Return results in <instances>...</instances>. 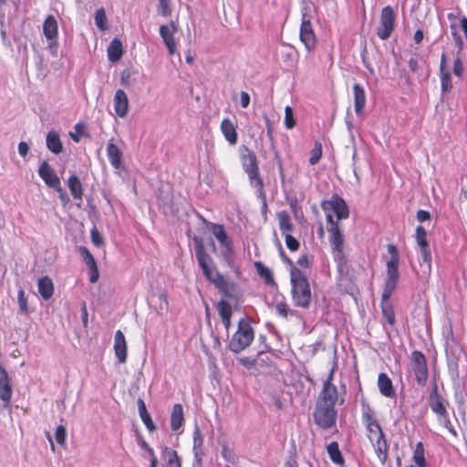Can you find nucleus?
<instances>
[{"mask_svg": "<svg viewBox=\"0 0 467 467\" xmlns=\"http://www.w3.org/2000/svg\"><path fill=\"white\" fill-rule=\"evenodd\" d=\"M387 250L389 254V259L386 262L387 276L381 294L380 309L388 325L392 327L396 324V317L393 304L390 301V296L395 291L400 279L399 267L400 256L397 246L393 244H388Z\"/></svg>", "mask_w": 467, "mask_h": 467, "instance_id": "1", "label": "nucleus"}, {"mask_svg": "<svg viewBox=\"0 0 467 467\" xmlns=\"http://www.w3.org/2000/svg\"><path fill=\"white\" fill-rule=\"evenodd\" d=\"M194 244L196 259L206 280L213 284L224 297L236 299V285L229 281L218 271L201 239L195 238Z\"/></svg>", "mask_w": 467, "mask_h": 467, "instance_id": "2", "label": "nucleus"}, {"mask_svg": "<svg viewBox=\"0 0 467 467\" xmlns=\"http://www.w3.org/2000/svg\"><path fill=\"white\" fill-rule=\"evenodd\" d=\"M327 223L331 254L337 269L342 272L348 268V256L345 254V235L339 223L335 221L333 214H327Z\"/></svg>", "mask_w": 467, "mask_h": 467, "instance_id": "3", "label": "nucleus"}, {"mask_svg": "<svg viewBox=\"0 0 467 467\" xmlns=\"http://www.w3.org/2000/svg\"><path fill=\"white\" fill-rule=\"evenodd\" d=\"M362 420L366 426L368 438L372 443L379 460L384 463L388 457V443L381 426L370 408L362 411Z\"/></svg>", "mask_w": 467, "mask_h": 467, "instance_id": "4", "label": "nucleus"}, {"mask_svg": "<svg viewBox=\"0 0 467 467\" xmlns=\"http://www.w3.org/2000/svg\"><path fill=\"white\" fill-rule=\"evenodd\" d=\"M291 295L294 305L308 308L312 299L310 285L306 275L296 266L290 269Z\"/></svg>", "mask_w": 467, "mask_h": 467, "instance_id": "5", "label": "nucleus"}, {"mask_svg": "<svg viewBox=\"0 0 467 467\" xmlns=\"http://www.w3.org/2000/svg\"><path fill=\"white\" fill-rule=\"evenodd\" d=\"M239 151L243 170L247 174L251 184L260 193H264V182L260 176L259 162L255 153L245 145L241 146Z\"/></svg>", "mask_w": 467, "mask_h": 467, "instance_id": "6", "label": "nucleus"}, {"mask_svg": "<svg viewBox=\"0 0 467 467\" xmlns=\"http://www.w3.org/2000/svg\"><path fill=\"white\" fill-rule=\"evenodd\" d=\"M254 339V331L248 317H242L238 322L237 330L232 336L228 348L233 353H240L247 348Z\"/></svg>", "mask_w": 467, "mask_h": 467, "instance_id": "7", "label": "nucleus"}, {"mask_svg": "<svg viewBox=\"0 0 467 467\" xmlns=\"http://www.w3.org/2000/svg\"><path fill=\"white\" fill-rule=\"evenodd\" d=\"M322 210L327 214L335 213L338 223L340 220L348 219L349 216V208L345 200L338 194H333L330 199L321 202Z\"/></svg>", "mask_w": 467, "mask_h": 467, "instance_id": "8", "label": "nucleus"}, {"mask_svg": "<svg viewBox=\"0 0 467 467\" xmlns=\"http://www.w3.org/2000/svg\"><path fill=\"white\" fill-rule=\"evenodd\" d=\"M396 14L392 6L386 5L381 9L379 23L376 30L378 37L387 40L395 28Z\"/></svg>", "mask_w": 467, "mask_h": 467, "instance_id": "9", "label": "nucleus"}, {"mask_svg": "<svg viewBox=\"0 0 467 467\" xmlns=\"http://www.w3.org/2000/svg\"><path fill=\"white\" fill-rule=\"evenodd\" d=\"M415 239L420 247V256L423 262V273L425 275H430L431 271V253L427 239V233L422 225H418L416 227Z\"/></svg>", "mask_w": 467, "mask_h": 467, "instance_id": "10", "label": "nucleus"}, {"mask_svg": "<svg viewBox=\"0 0 467 467\" xmlns=\"http://www.w3.org/2000/svg\"><path fill=\"white\" fill-rule=\"evenodd\" d=\"M337 410L334 406L317 402L314 412L315 422L322 429H329L336 424Z\"/></svg>", "mask_w": 467, "mask_h": 467, "instance_id": "11", "label": "nucleus"}, {"mask_svg": "<svg viewBox=\"0 0 467 467\" xmlns=\"http://www.w3.org/2000/svg\"><path fill=\"white\" fill-rule=\"evenodd\" d=\"M411 367L415 380L420 386H425L428 380V366L425 355L420 350L411 353Z\"/></svg>", "mask_w": 467, "mask_h": 467, "instance_id": "12", "label": "nucleus"}, {"mask_svg": "<svg viewBox=\"0 0 467 467\" xmlns=\"http://www.w3.org/2000/svg\"><path fill=\"white\" fill-rule=\"evenodd\" d=\"M299 38L308 52L315 50L317 47V36L310 17L306 14L302 15Z\"/></svg>", "mask_w": 467, "mask_h": 467, "instance_id": "13", "label": "nucleus"}, {"mask_svg": "<svg viewBox=\"0 0 467 467\" xmlns=\"http://www.w3.org/2000/svg\"><path fill=\"white\" fill-rule=\"evenodd\" d=\"M13 396V386L11 378L7 371L0 364V400L2 401L3 408H10Z\"/></svg>", "mask_w": 467, "mask_h": 467, "instance_id": "14", "label": "nucleus"}, {"mask_svg": "<svg viewBox=\"0 0 467 467\" xmlns=\"http://www.w3.org/2000/svg\"><path fill=\"white\" fill-rule=\"evenodd\" d=\"M159 31L169 54H175L177 51V43L175 41L174 35L178 31L177 24L174 21H171L166 25L161 26Z\"/></svg>", "mask_w": 467, "mask_h": 467, "instance_id": "15", "label": "nucleus"}, {"mask_svg": "<svg viewBox=\"0 0 467 467\" xmlns=\"http://www.w3.org/2000/svg\"><path fill=\"white\" fill-rule=\"evenodd\" d=\"M429 404L431 410L441 418H447L448 411L445 405V400L442 396L439 393L438 384L434 382L431 387V390L429 398Z\"/></svg>", "mask_w": 467, "mask_h": 467, "instance_id": "16", "label": "nucleus"}, {"mask_svg": "<svg viewBox=\"0 0 467 467\" xmlns=\"http://www.w3.org/2000/svg\"><path fill=\"white\" fill-rule=\"evenodd\" d=\"M38 175L48 187L60 190V179L47 161H45L40 164Z\"/></svg>", "mask_w": 467, "mask_h": 467, "instance_id": "17", "label": "nucleus"}, {"mask_svg": "<svg viewBox=\"0 0 467 467\" xmlns=\"http://www.w3.org/2000/svg\"><path fill=\"white\" fill-rule=\"evenodd\" d=\"M78 252L89 271V282L96 283L99 277V272L98 268L97 262L89 252V250L86 246H79Z\"/></svg>", "mask_w": 467, "mask_h": 467, "instance_id": "18", "label": "nucleus"}, {"mask_svg": "<svg viewBox=\"0 0 467 467\" xmlns=\"http://www.w3.org/2000/svg\"><path fill=\"white\" fill-rule=\"evenodd\" d=\"M78 252L89 271V282L96 283L99 277V272L98 268L97 262L89 252V250L86 246H79Z\"/></svg>", "mask_w": 467, "mask_h": 467, "instance_id": "19", "label": "nucleus"}, {"mask_svg": "<svg viewBox=\"0 0 467 467\" xmlns=\"http://www.w3.org/2000/svg\"><path fill=\"white\" fill-rule=\"evenodd\" d=\"M337 400L338 390L336 385L323 384L317 402L335 407Z\"/></svg>", "mask_w": 467, "mask_h": 467, "instance_id": "20", "label": "nucleus"}, {"mask_svg": "<svg viewBox=\"0 0 467 467\" xmlns=\"http://www.w3.org/2000/svg\"><path fill=\"white\" fill-rule=\"evenodd\" d=\"M114 110L118 117L125 118L129 111V99L123 89H118L113 99Z\"/></svg>", "mask_w": 467, "mask_h": 467, "instance_id": "21", "label": "nucleus"}, {"mask_svg": "<svg viewBox=\"0 0 467 467\" xmlns=\"http://www.w3.org/2000/svg\"><path fill=\"white\" fill-rule=\"evenodd\" d=\"M220 130L230 145H235L238 141L237 125L230 119L225 118L222 120Z\"/></svg>", "mask_w": 467, "mask_h": 467, "instance_id": "22", "label": "nucleus"}, {"mask_svg": "<svg viewBox=\"0 0 467 467\" xmlns=\"http://www.w3.org/2000/svg\"><path fill=\"white\" fill-rule=\"evenodd\" d=\"M114 352L119 363L127 360V342L124 334L117 330L114 337Z\"/></svg>", "mask_w": 467, "mask_h": 467, "instance_id": "23", "label": "nucleus"}, {"mask_svg": "<svg viewBox=\"0 0 467 467\" xmlns=\"http://www.w3.org/2000/svg\"><path fill=\"white\" fill-rule=\"evenodd\" d=\"M378 388L380 394L387 398H396V391L391 379L384 372L378 376Z\"/></svg>", "mask_w": 467, "mask_h": 467, "instance_id": "24", "label": "nucleus"}, {"mask_svg": "<svg viewBox=\"0 0 467 467\" xmlns=\"http://www.w3.org/2000/svg\"><path fill=\"white\" fill-rule=\"evenodd\" d=\"M43 34L47 40L57 39L58 36V25L56 17L49 15L43 23Z\"/></svg>", "mask_w": 467, "mask_h": 467, "instance_id": "25", "label": "nucleus"}, {"mask_svg": "<svg viewBox=\"0 0 467 467\" xmlns=\"http://www.w3.org/2000/svg\"><path fill=\"white\" fill-rule=\"evenodd\" d=\"M354 109L357 115H360L366 105V93L363 87L356 83L353 86Z\"/></svg>", "mask_w": 467, "mask_h": 467, "instance_id": "26", "label": "nucleus"}, {"mask_svg": "<svg viewBox=\"0 0 467 467\" xmlns=\"http://www.w3.org/2000/svg\"><path fill=\"white\" fill-rule=\"evenodd\" d=\"M67 186L74 200L82 202L84 189L79 178L72 174L67 179Z\"/></svg>", "mask_w": 467, "mask_h": 467, "instance_id": "27", "label": "nucleus"}, {"mask_svg": "<svg viewBox=\"0 0 467 467\" xmlns=\"http://www.w3.org/2000/svg\"><path fill=\"white\" fill-rule=\"evenodd\" d=\"M38 293L45 300L50 299L54 295V284L49 276H43L37 282Z\"/></svg>", "mask_w": 467, "mask_h": 467, "instance_id": "28", "label": "nucleus"}, {"mask_svg": "<svg viewBox=\"0 0 467 467\" xmlns=\"http://www.w3.org/2000/svg\"><path fill=\"white\" fill-rule=\"evenodd\" d=\"M107 155L110 164L115 169H119L121 167L122 152L116 144L112 142H109L107 144Z\"/></svg>", "mask_w": 467, "mask_h": 467, "instance_id": "29", "label": "nucleus"}, {"mask_svg": "<svg viewBox=\"0 0 467 467\" xmlns=\"http://www.w3.org/2000/svg\"><path fill=\"white\" fill-rule=\"evenodd\" d=\"M46 142H47V149L51 152H53L55 154H59L60 152H62L63 144L60 140L59 134L57 131H55V130L49 131L47 134Z\"/></svg>", "mask_w": 467, "mask_h": 467, "instance_id": "30", "label": "nucleus"}, {"mask_svg": "<svg viewBox=\"0 0 467 467\" xmlns=\"http://www.w3.org/2000/svg\"><path fill=\"white\" fill-rule=\"evenodd\" d=\"M278 220L279 229L284 235L290 234L294 231V224L291 217L286 211H280L276 214Z\"/></svg>", "mask_w": 467, "mask_h": 467, "instance_id": "31", "label": "nucleus"}, {"mask_svg": "<svg viewBox=\"0 0 467 467\" xmlns=\"http://www.w3.org/2000/svg\"><path fill=\"white\" fill-rule=\"evenodd\" d=\"M184 421L183 409L180 403H176L172 407L171 414V429L173 431H178Z\"/></svg>", "mask_w": 467, "mask_h": 467, "instance_id": "32", "label": "nucleus"}, {"mask_svg": "<svg viewBox=\"0 0 467 467\" xmlns=\"http://www.w3.org/2000/svg\"><path fill=\"white\" fill-rule=\"evenodd\" d=\"M213 234L215 236V238L218 240L221 246L225 247L227 250L232 249V241L229 238L223 225L213 224Z\"/></svg>", "mask_w": 467, "mask_h": 467, "instance_id": "33", "label": "nucleus"}, {"mask_svg": "<svg viewBox=\"0 0 467 467\" xmlns=\"http://www.w3.org/2000/svg\"><path fill=\"white\" fill-rule=\"evenodd\" d=\"M108 57L111 62L119 61L123 55V47L119 39H113L108 47Z\"/></svg>", "mask_w": 467, "mask_h": 467, "instance_id": "34", "label": "nucleus"}, {"mask_svg": "<svg viewBox=\"0 0 467 467\" xmlns=\"http://www.w3.org/2000/svg\"><path fill=\"white\" fill-rule=\"evenodd\" d=\"M254 267L256 269L257 275L264 280L265 285L271 286L275 285L272 271L268 267H266L262 262H254Z\"/></svg>", "mask_w": 467, "mask_h": 467, "instance_id": "35", "label": "nucleus"}, {"mask_svg": "<svg viewBox=\"0 0 467 467\" xmlns=\"http://www.w3.org/2000/svg\"><path fill=\"white\" fill-rule=\"evenodd\" d=\"M139 414L141 421L144 423L149 431L152 432L156 430V425L153 423L150 413L147 410L146 405L143 400L139 399L138 400Z\"/></svg>", "mask_w": 467, "mask_h": 467, "instance_id": "36", "label": "nucleus"}, {"mask_svg": "<svg viewBox=\"0 0 467 467\" xmlns=\"http://www.w3.org/2000/svg\"><path fill=\"white\" fill-rule=\"evenodd\" d=\"M327 451L330 460L337 465L343 466L345 464L344 457L339 450L338 443L332 441L327 446Z\"/></svg>", "mask_w": 467, "mask_h": 467, "instance_id": "37", "label": "nucleus"}, {"mask_svg": "<svg viewBox=\"0 0 467 467\" xmlns=\"http://www.w3.org/2000/svg\"><path fill=\"white\" fill-rule=\"evenodd\" d=\"M162 456L166 462L167 467H181V460L175 450L164 447L162 450Z\"/></svg>", "mask_w": 467, "mask_h": 467, "instance_id": "38", "label": "nucleus"}, {"mask_svg": "<svg viewBox=\"0 0 467 467\" xmlns=\"http://www.w3.org/2000/svg\"><path fill=\"white\" fill-rule=\"evenodd\" d=\"M412 459L418 467H427L425 459V448L421 441H419L413 451Z\"/></svg>", "mask_w": 467, "mask_h": 467, "instance_id": "39", "label": "nucleus"}, {"mask_svg": "<svg viewBox=\"0 0 467 467\" xmlns=\"http://www.w3.org/2000/svg\"><path fill=\"white\" fill-rule=\"evenodd\" d=\"M441 80V89L442 94H446L451 91L452 83L450 69L444 71H439Z\"/></svg>", "mask_w": 467, "mask_h": 467, "instance_id": "40", "label": "nucleus"}, {"mask_svg": "<svg viewBox=\"0 0 467 467\" xmlns=\"http://www.w3.org/2000/svg\"><path fill=\"white\" fill-rule=\"evenodd\" d=\"M216 309L218 311L220 318L232 317L233 310L231 305L224 299L220 300L216 304Z\"/></svg>", "mask_w": 467, "mask_h": 467, "instance_id": "41", "label": "nucleus"}, {"mask_svg": "<svg viewBox=\"0 0 467 467\" xmlns=\"http://www.w3.org/2000/svg\"><path fill=\"white\" fill-rule=\"evenodd\" d=\"M322 144L319 141H316L314 148L310 151L309 163L311 165L317 164L322 158Z\"/></svg>", "mask_w": 467, "mask_h": 467, "instance_id": "42", "label": "nucleus"}, {"mask_svg": "<svg viewBox=\"0 0 467 467\" xmlns=\"http://www.w3.org/2000/svg\"><path fill=\"white\" fill-rule=\"evenodd\" d=\"M95 24L99 29L104 31L107 28V16L104 8H99L95 13Z\"/></svg>", "mask_w": 467, "mask_h": 467, "instance_id": "43", "label": "nucleus"}, {"mask_svg": "<svg viewBox=\"0 0 467 467\" xmlns=\"http://www.w3.org/2000/svg\"><path fill=\"white\" fill-rule=\"evenodd\" d=\"M275 309V312L285 319L288 317L289 314L294 315L296 313V311L289 310V306L285 301L276 302Z\"/></svg>", "mask_w": 467, "mask_h": 467, "instance_id": "44", "label": "nucleus"}, {"mask_svg": "<svg viewBox=\"0 0 467 467\" xmlns=\"http://www.w3.org/2000/svg\"><path fill=\"white\" fill-rule=\"evenodd\" d=\"M17 301H18V306L19 311L23 315L28 314V304H27V298L26 296L25 291L23 288H20L17 293Z\"/></svg>", "mask_w": 467, "mask_h": 467, "instance_id": "45", "label": "nucleus"}, {"mask_svg": "<svg viewBox=\"0 0 467 467\" xmlns=\"http://www.w3.org/2000/svg\"><path fill=\"white\" fill-rule=\"evenodd\" d=\"M296 124L294 118L293 109L290 106L285 108V126L288 130H292Z\"/></svg>", "mask_w": 467, "mask_h": 467, "instance_id": "46", "label": "nucleus"}, {"mask_svg": "<svg viewBox=\"0 0 467 467\" xmlns=\"http://www.w3.org/2000/svg\"><path fill=\"white\" fill-rule=\"evenodd\" d=\"M55 439L57 444H59L62 447H66V441H67V431L66 428L63 425H58L56 429L55 432Z\"/></svg>", "mask_w": 467, "mask_h": 467, "instance_id": "47", "label": "nucleus"}, {"mask_svg": "<svg viewBox=\"0 0 467 467\" xmlns=\"http://www.w3.org/2000/svg\"><path fill=\"white\" fill-rule=\"evenodd\" d=\"M158 8L161 16H170L171 15V0H159Z\"/></svg>", "mask_w": 467, "mask_h": 467, "instance_id": "48", "label": "nucleus"}, {"mask_svg": "<svg viewBox=\"0 0 467 467\" xmlns=\"http://www.w3.org/2000/svg\"><path fill=\"white\" fill-rule=\"evenodd\" d=\"M285 241L286 247L291 252H296L300 247L299 242L295 237H293L290 234H287L286 235H285Z\"/></svg>", "mask_w": 467, "mask_h": 467, "instance_id": "49", "label": "nucleus"}, {"mask_svg": "<svg viewBox=\"0 0 467 467\" xmlns=\"http://www.w3.org/2000/svg\"><path fill=\"white\" fill-rule=\"evenodd\" d=\"M464 71V66L462 58L457 56V57L453 61V74L458 77L462 78Z\"/></svg>", "mask_w": 467, "mask_h": 467, "instance_id": "50", "label": "nucleus"}, {"mask_svg": "<svg viewBox=\"0 0 467 467\" xmlns=\"http://www.w3.org/2000/svg\"><path fill=\"white\" fill-rule=\"evenodd\" d=\"M91 241L96 246H102L104 244L103 237L96 227H93L90 231Z\"/></svg>", "mask_w": 467, "mask_h": 467, "instance_id": "51", "label": "nucleus"}, {"mask_svg": "<svg viewBox=\"0 0 467 467\" xmlns=\"http://www.w3.org/2000/svg\"><path fill=\"white\" fill-rule=\"evenodd\" d=\"M417 220L420 223L430 221L431 216L428 211L419 210L416 214Z\"/></svg>", "mask_w": 467, "mask_h": 467, "instance_id": "52", "label": "nucleus"}, {"mask_svg": "<svg viewBox=\"0 0 467 467\" xmlns=\"http://www.w3.org/2000/svg\"><path fill=\"white\" fill-rule=\"evenodd\" d=\"M239 362L247 368H251L255 366L256 360L248 357L240 358Z\"/></svg>", "mask_w": 467, "mask_h": 467, "instance_id": "53", "label": "nucleus"}, {"mask_svg": "<svg viewBox=\"0 0 467 467\" xmlns=\"http://www.w3.org/2000/svg\"><path fill=\"white\" fill-rule=\"evenodd\" d=\"M81 320L84 327H87L88 323V313L85 302H82L81 304Z\"/></svg>", "mask_w": 467, "mask_h": 467, "instance_id": "54", "label": "nucleus"}, {"mask_svg": "<svg viewBox=\"0 0 467 467\" xmlns=\"http://www.w3.org/2000/svg\"><path fill=\"white\" fill-rule=\"evenodd\" d=\"M29 150L28 144L25 141H20L18 144V153L21 157L25 158Z\"/></svg>", "mask_w": 467, "mask_h": 467, "instance_id": "55", "label": "nucleus"}, {"mask_svg": "<svg viewBox=\"0 0 467 467\" xmlns=\"http://www.w3.org/2000/svg\"><path fill=\"white\" fill-rule=\"evenodd\" d=\"M241 106L244 109H246L250 104V96L247 92L242 91L240 94Z\"/></svg>", "mask_w": 467, "mask_h": 467, "instance_id": "56", "label": "nucleus"}, {"mask_svg": "<svg viewBox=\"0 0 467 467\" xmlns=\"http://www.w3.org/2000/svg\"><path fill=\"white\" fill-rule=\"evenodd\" d=\"M448 69H450V68L448 67L447 56H446V53L443 52L441 56L439 71H444V70H448Z\"/></svg>", "mask_w": 467, "mask_h": 467, "instance_id": "57", "label": "nucleus"}, {"mask_svg": "<svg viewBox=\"0 0 467 467\" xmlns=\"http://www.w3.org/2000/svg\"><path fill=\"white\" fill-rule=\"evenodd\" d=\"M297 265L303 268H308L310 263L307 254L301 255L297 260Z\"/></svg>", "mask_w": 467, "mask_h": 467, "instance_id": "58", "label": "nucleus"}, {"mask_svg": "<svg viewBox=\"0 0 467 467\" xmlns=\"http://www.w3.org/2000/svg\"><path fill=\"white\" fill-rule=\"evenodd\" d=\"M336 368H337V364L335 363L333 365V367L331 368L326 380L324 381V384H328V385H334L333 384V379H334V375H335V371H336Z\"/></svg>", "mask_w": 467, "mask_h": 467, "instance_id": "59", "label": "nucleus"}, {"mask_svg": "<svg viewBox=\"0 0 467 467\" xmlns=\"http://www.w3.org/2000/svg\"><path fill=\"white\" fill-rule=\"evenodd\" d=\"M59 193V199L64 205H67L69 202V197L60 186V190H56Z\"/></svg>", "mask_w": 467, "mask_h": 467, "instance_id": "60", "label": "nucleus"}, {"mask_svg": "<svg viewBox=\"0 0 467 467\" xmlns=\"http://www.w3.org/2000/svg\"><path fill=\"white\" fill-rule=\"evenodd\" d=\"M445 420V427L448 429V431L454 436H457V432L453 426L451 425V422L449 420V416L447 418H443Z\"/></svg>", "mask_w": 467, "mask_h": 467, "instance_id": "61", "label": "nucleus"}, {"mask_svg": "<svg viewBox=\"0 0 467 467\" xmlns=\"http://www.w3.org/2000/svg\"><path fill=\"white\" fill-rule=\"evenodd\" d=\"M409 67L412 72H416L419 68L418 60L414 57H411L409 60Z\"/></svg>", "mask_w": 467, "mask_h": 467, "instance_id": "62", "label": "nucleus"}, {"mask_svg": "<svg viewBox=\"0 0 467 467\" xmlns=\"http://www.w3.org/2000/svg\"><path fill=\"white\" fill-rule=\"evenodd\" d=\"M413 38L416 44H420L423 39V31L421 29L416 30Z\"/></svg>", "mask_w": 467, "mask_h": 467, "instance_id": "63", "label": "nucleus"}, {"mask_svg": "<svg viewBox=\"0 0 467 467\" xmlns=\"http://www.w3.org/2000/svg\"><path fill=\"white\" fill-rule=\"evenodd\" d=\"M461 26H462V29L465 35V37L467 39V17L463 16L461 19Z\"/></svg>", "mask_w": 467, "mask_h": 467, "instance_id": "64", "label": "nucleus"}]
</instances>
